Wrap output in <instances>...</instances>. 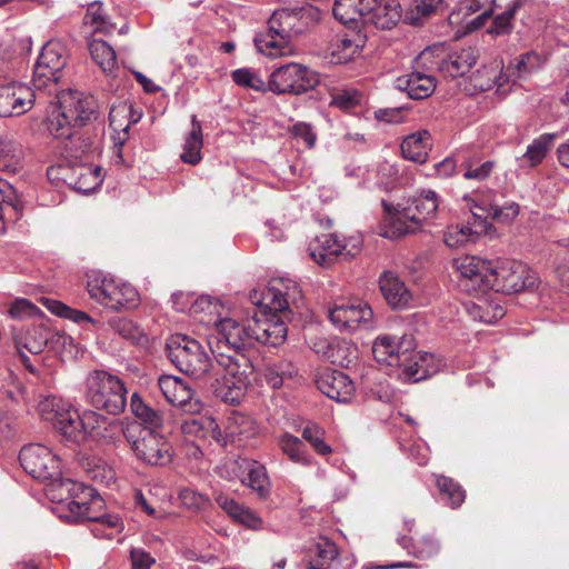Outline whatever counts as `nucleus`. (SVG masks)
Here are the masks:
<instances>
[{
    "mask_svg": "<svg viewBox=\"0 0 569 569\" xmlns=\"http://www.w3.org/2000/svg\"><path fill=\"white\" fill-rule=\"evenodd\" d=\"M250 301L258 311L246 322L232 318L217 323V335L208 341L217 366L223 371L218 396L227 403L239 405L253 373L247 351L258 343L278 347L286 341V319L303 307L299 284L284 278L272 279L267 288L252 290Z\"/></svg>",
    "mask_w": 569,
    "mask_h": 569,
    "instance_id": "nucleus-1",
    "label": "nucleus"
},
{
    "mask_svg": "<svg viewBox=\"0 0 569 569\" xmlns=\"http://www.w3.org/2000/svg\"><path fill=\"white\" fill-rule=\"evenodd\" d=\"M457 271L459 287L475 296L489 290L511 295L537 286L536 276L516 260L496 264L477 256H466L457 261Z\"/></svg>",
    "mask_w": 569,
    "mask_h": 569,
    "instance_id": "nucleus-2",
    "label": "nucleus"
},
{
    "mask_svg": "<svg viewBox=\"0 0 569 569\" xmlns=\"http://www.w3.org/2000/svg\"><path fill=\"white\" fill-rule=\"evenodd\" d=\"M19 461L23 470L32 478L51 481L66 489L73 498L69 503L70 510L74 511L77 508L80 516L91 519L87 513L89 502L97 496L96 489L82 482L63 479L60 460L49 448L37 443L24 446L20 450Z\"/></svg>",
    "mask_w": 569,
    "mask_h": 569,
    "instance_id": "nucleus-3",
    "label": "nucleus"
},
{
    "mask_svg": "<svg viewBox=\"0 0 569 569\" xmlns=\"http://www.w3.org/2000/svg\"><path fill=\"white\" fill-rule=\"evenodd\" d=\"M316 16L313 8L274 11L268 21V31L254 38L256 48L271 58L290 54L292 51L290 41L308 30L315 22Z\"/></svg>",
    "mask_w": 569,
    "mask_h": 569,
    "instance_id": "nucleus-4",
    "label": "nucleus"
},
{
    "mask_svg": "<svg viewBox=\"0 0 569 569\" xmlns=\"http://www.w3.org/2000/svg\"><path fill=\"white\" fill-rule=\"evenodd\" d=\"M57 106L47 119V130L56 139H71L76 127L97 118L98 103L91 96L67 90L57 96Z\"/></svg>",
    "mask_w": 569,
    "mask_h": 569,
    "instance_id": "nucleus-5",
    "label": "nucleus"
},
{
    "mask_svg": "<svg viewBox=\"0 0 569 569\" xmlns=\"http://www.w3.org/2000/svg\"><path fill=\"white\" fill-rule=\"evenodd\" d=\"M39 411L44 420L73 442L92 439L100 425L104 423V416L92 410H84L80 415L69 403L56 397H48L40 402Z\"/></svg>",
    "mask_w": 569,
    "mask_h": 569,
    "instance_id": "nucleus-6",
    "label": "nucleus"
},
{
    "mask_svg": "<svg viewBox=\"0 0 569 569\" xmlns=\"http://www.w3.org/2000/svg\"><path fill=\"white\" fill-rule=\"evenodd\" d=\"M83 395L87 403L113 416L123 412L127 405L124 383L104 370L88 373Z\"/></svg>",
    "mask_w": 569,
    "mask_h": 569,
    "instance_id": "nucleus-7",
    "label": "nucleus"
},
{
    "mask_svg": "<svg viewBox=\"0 0 569 569\" xmlns=\"http://www.w3.org/2000/svg\"><path fill=\"white\" fill-rule=\"evenodd\" d=\"M166 352L179 371L194 379L203 378L211 368V360L204 347L186 335L171 336L167 340Z\"/></svg>",
    "mask_w": 569,
    "mask_h": 569,
    "instance_id": "nucleus-8",
    "label": "nucleus"
},
{
    "mask_svg": "<svg viewBox=\"0 0 569 569\" xmlns=\"http://www.w3.org/2000/svg\"><path fill=\"white\" fill-rule=\"evenodd\" d=\"M67 66V51L59 41H48L41 49L33 68L32 84L36 90L56 93Z\"/></svg>",
    "mask_w": 569,
    "mask_h": 569,
    "instance_id": "nucleus-9",
    "label": "nucleus"
},
{
    "mask_svg": "<svg viewBox=\"0 0 569 569\" xmlns=\"http://www.w3.org/2000/svg\"><path fill=\"white\" fill-rule=\"evenodd\" d=\"M124 438L130 443L136 457L147 465L166 466L171 462V446L157 431L131 425L127 428Z\"/></svg>",
    "mask_w": 569,
    "mask_h": 569,
    "instance_id": "nucleus-10",
    "label": "nucleus"
},
{
    "mask_svg": "<svg viewBox=\"0 0 569 569\" xmlns=\"http://www.w3.org/2000/svg\"><path fill=\"white\" fill-rule=\"evenodd\" d=\"M319 82L318 72L307 66L290 62L272 71L268 89L276 94L300 96L315 89Z\"/></svg>",
    "mask_w": 569,
    "mask_h": 569,
    "instance_id": "nucleus-11",
    "label": "nucleus"
},
{
    "mask_svg": "<svg viewBox=\"0 0 569 569\" xmlns=\"http://www.w3.org/2000/svg\"><path fill=\"white\" fill-rule=\"evenodd\" d=\"M36 89L11 81L0 84V117H19L32 109L36 102Z\"/></svg>",
    "mask_w": 569,
    "mask_h": 569,
    "instance_id": "nucleus-12",
    "label": "nucleus"
},
{
    "mask_svg": "<svg viewBox=\"0 0 569 569\" xmlns=\"http://www.w3.org/2000/svg\"><path fill=\"white\" fill-rule=\"evenodd\" d=\"M416 348V340L412 335H403L398 341L388 335L377 337L372 346L375 359L380 363L393 367L411 357Z\"/></svg>",
    "mask_w": 569,
    "mask_h": 569,
    "instance_id": "nucleus-13",
    "label": "nucleus"
},
{
    "mask_svg": "<svg viewBox=\"0 0 569 569\" xmlns=\"http://www.w3.org/2000/svg\"><path fill=\"white\" fill-rule=\"evenodd\" d=\"M233 472L241 483L250 488L259 499L266 500L271 492V482L267 468L259 461L241 458L233 460Z\"/></svg>",
    "mask_w": 569,
    "mask_h": 569,
    "instance_id": "nucleus-14",
    "label": "nucleus"
},
{
    "mask_svg": "<svg viewBox=\"0 0 569 569\" xmlns=\"http://www.w3.org/2000/svg\"><path fill=\"white\" fill-rule=\"evenodd\" d=\"M372 317V309L361 300L341 301L329 309L331 322L339 329L347 331L356 330L361 323H369Z\"/></svg>",
    "mask_w": 569,
    "mask_h": 569,
    "instance_id": "nucleus-15",
    "label": "nucleus"
},
{
    "mask_svg": "<svg viewBox=\"0 0 569 569\" xmlns=\"http://www.w3.org/2000/svg\"><path fill=\"white\" fill-rule=\"evenodd\" d=\"M158 386L166 400L179 407L183 413H198L202 410V403L193 400V390L181 378L163 375L159 377Z\"/></svg>",
    "mask_w": 569,
    "mask_h": 569,
    "instance_id": "nucleus-16",
    "label": "nucleus"
},
{
    "mask_svg": "<svg viewBox=\"0 0 569 569\" xmlns=\"http://www.w3.org/2000/svg\"><path fill=\"white\" fill-rule=\"evenodd\" d=\"M315 382L325 396L337 402H348L356 389L352 380L345 372L331 368L320 370Z\"/></svg>",
    "mask_w": 569,
    "mask_h": 569,
    "instance_id": "nucleus-17",
    "label": "nucleus"
},
{
    "mask_svg": "<svg viewBox=\"0 0 569 569\" xmlns=\"http://www.w3.org/2000/svg\"><path fill=\"white\" fill-rule=\"evenodd\" d=\"M186 417L181 418L179 423L180 432L188 439L192 440H207L208 438L214 439L218 443L226 446L227 440L217 421L209 416L198 413H184Z\"/></svg>",
    "mask_w": 569,
    "mask_h": 569,
    "instance_id": "nucleus-18",
    "label": "nucleus"
},
{
    "mask_svg": "<svg viewBox=\"0 0 569 569\" xmlns=\"http://www.w3.org/2000/svg\"><path fill=\"white\" fill-rule=\"evenodd\" d=\"M398 207H401L405 218L421 229L423 222L436 216L439 199L436 191L427 189L408 198L403 203H398Z\"/></svg>",
    "mask_w": 569,
    "mask_h": 569,
    "instance_id": "nucleus-19",
    "label": "nucleus"
},
{
    "mask_svg": "<svg viewBox=\"0 0 569 569\" xmlns=\"http://www.w3.org/2000/svg\"><path fill=\"white\" fill-rule=\"evenodd\" d=\"M401 370L399 376L407 381L419 382L425 380L438 371V366L435 363V357L431 353H413L408 359L396 363Z\"/></svg>",
    "mask_w": 569,
    "mask_h": 569,
    "instance_id": "nucleus-20",
    "label": "nucleus"
},
{
    "mask_svg": "<svg viewBox=\"0 0 569 569\" xmlns=\"http://www.w3.org/2000/svg\"><path fill=\"white\" fill-rule=\"evenodd\" d=\"M379 289L386 302L392 309H403L412 299L406 283L392 271H383L380 274Z\"/></svg>",
    "mask_w": 569,
    "mask_h": 569,
    "instance_id": "nucleus-21",
    "label": "nucleus"
},
{
    "mask_svg": "<svg viewBox=\"0 0 569 569\" xmlns=\"http://www.w3.org/2000/svg\"><path fill=\"white\" fill-rule=\"evenodd\" d=\"M366 10L370 21L380 29L393 28L402 17V9L398 0H373Z\"/></svg>",
    "mask_w": 569,
    "mask_h": 569,
    "instance_id": "nucleus-22",
    "label": "nucleus"
},
{
    "mask_svg": "<svg viewBox=\"0 0 569 569\" xmlns=\"http://www.w3.org/2000/svg\"><path fill=\"white\" fill-rule=\"evenodd\" d=\"M396 87L408 93V97L415 100H422L432 94L436 89V79L432 76L413 71L411 73L398 77Z\"/></svg>",
    "mask_w": 569,
    "mask_h": 569,
    "instance_id": "nucleus-23",
    "label": "nucleus"
},
{
    "mask_svg": "<svg viewBox=\"0 0 569 569\" xmlns=\"http://www.w3.org/2000/svg\"><path fill=\"white\" fill-rule=\"evenodd\" d=\"M388 216L381 223V236L389 239H398L409 233H415L420 230L417 224H412L409 219L405 218L401 213V207H398L395 212L391 211V206L382 201Z\"/></svg>",
    "mask_w": 569,
    "mask_h": 569,
    "instance_id": "nucleus-24",
    "label": "nucleus"
},
{
    "mask_svg": "<svg viewBox=\"0 0 569 569\" xmlns=\"http://www.w3.org/2000/svg\"><path fill=\"white\" fill-rule=\"evenodd\" d=\"M477 59L478 50L476 48H463L443 59L440 62L439 69L449 77H462L476 64Z\"/></svg>",
    "mask_w": 569,
    "mask_h": 569,
    "instance_id": "nucleus-25",
    "label": "nucleus"
},
{
    "mask_svg": "<svg viewBox=\"0 0 569 569\" xmlns=\"http://www.w3.org/2000/svg\"><path fill=\"white\" fill-rule=\"evenodd\" d=\"M309 256L320 266L329 268L335 262L341 260V249L339 247V237L337 234H323L317 239V244L310 246Z\"/></svg>",
    "mask_w": 569,
    "mask_h": 569,
    "instance_id": "nucleus-26",
    "label": "nucleus"
},
{
    "mask_svg": "<svg viewBox=\"0 0 569 569\" xmlns=\"http://www.w3.org/2000/svg\"><path fill=\"white\" fill-rule=\"evenodd\" d=\"M214 500L237 522L253 530L261 528V518L249 508L239 505L236 500L221 492L216 495Z\"/></svg>",
    "mask_w": 569,
    "mask_h": 569,
    "instance_id": "nucleus-27",
    "label": "nucleus"
},
{
    "mask_svg": "<svg viewBox=\"0 0 569 569\" xmlns=\"http://www.w3.org/2000/svg\"><path fill=\"white\" fill-rule=\"evenodd\" d=\"M130 408L134 417L140 421L141 428L151 431L162 428L164 422L163 412L146 402L138 393L131 396Z\"/></svg>",
    "mask_w": 569,
    "mask_h": 569,
    "instance_id": "nucleus-28",
    "label": "nucleus"
},
{
    "mask_svg": "<svg viewBox=\"0 0 569 569\" xmlns=\"http://www.w3.org/2000/svg\"><path fill=\"white\" fill-rule=\"evenodd\" d=\"M24 153L22 144L13 138L0 139V171L17 173L22 169Z\"/></svg>",
    "mask_w": 569,
    "mask_h": 569,
    "instance_id": "nucleus-29",
    "label": "nucleus"
},
{
    "mask_svg": "<svg viewBox=\"0 0 569 569\" xmlns=\"http://www.w3.org/2000/svg\"><path fill=\"white\" fill-rule=\"evenodd\" d=\"M339 556V550L333 541L328 538L319 540L308 550L310 569H329L332 561Z\"/></svg>",
    "mask_w": 569,
    "mask_h": 569,
    "instance_id": "nucleus-30",
    "label": "nucleus"
},
{
    "mask_svg": "<svg viewBox=\"0 0 569 569\" xmlns=\"http://www.w3.org/2000/svg\"><path fill=\"white\" fill-rule=\"evenodd\" d=\"M74 181L71 189L89 193L94 191L103 181L102 169L98 166L76 163Z\"/></svg>",
    "mask_w": 569,
    "mask_h": 569,
    "instance_id": "nucleus-31",
    "label": "nucleus"
},
{
    "mask_svg": "<svg viewBox=\"0 0 569 569\" xmlns=\"http://www.w3.org/2000/svg\"><path fill=\"white\" fill-rule=\"evenodd\" d=\"M373 0H336L332 7L333 17L342 24L357 22L366 16V10Z\"/></svg>",
    "mask_w": 569,
    "mask_h": 569,
    "instance_id": "nucleus-32",
    "label": "nucleus"
},
{
    "mask_svg": "<svg viewBox=\"0 0 569 569\" xmlns=\"http://www.w3.org/2000/svg\"><path fill=\"white\" fill-rule=\"evenodd\" d=\"M430 134L428 131H419L403 139L401 152L405 159L417 163H423L427 160L430 148Z\"/></svg>",
    "mask_w": 569,
    "mask_h": 569,
    "instance_id": "nucleus-33",
    "label": "nucleus"
},
{
    "mask_svg": "<svg viewBox=\"0 0 569 569\" xmlns=\"http://www.w3.org/2000/svg\"><path fill=\"white\" fill-rule=\"evenodd\" d=\"M53 333L43 326H32L16 339L17 348H23L32 355H39Z\"/></svg>",
    "mask_w": 569,
    "mask_h": 569,
    "instance_id": "nucleus-34",
    "label": "nucleus"
},
{
    "mask_svg": "<svg viewBox=\"0 0 569 569\" xmlns=\"http://www.w3.org/2000/svg\"><path fill=\"white\" fill-rule=\"evenodd\" d=\"M131 113V106L112 108L109 113V127L112 130V140L120 150L129 137V128L132 121L124 122L126 117ZM137 120H133L136 122Z\"/></svg>",
    "mask_w": 569,
    "mask_h": 569,
    "instance_id": "nucleus-35",
    "label": "nucleus"
},
{
    "mask_svg": "<svg viewBox=\"0 0 569 569\" xmlns=\"http://www.w3.org/2000/svg\"><path fill=\"white\" fill-rule=\"evenodd\" d=\"M203 144L202 140V128L201 122L196 116L191 119V130L188 133L183 152L181 153V160L189 164H197L201 160V148Z\"/></svg>",
    "mask_w": 569,
    "mask_h": 569,
    "instance_id": "nucleus-36",
    "label": "nucleus"
},
{
    "mask_svg": "<svg viewBox=\"0 0 569 569\" xmlns=\"http://www.w3.org/2000/svg\"><path fill=\"white\" fill-rule=\"evenodd\" d=\"M496 167V161L487 160L481 162V158L478 154L463 156L461 162L466 180L485 181L491 176Z\"/></svg>",
    "mask_w": 569,
    "mask_h": 569,
    "instance_id": "nucleus-37",
    "label": "nucleus"
},
{
    "mask_svg": "<svg viewBox=\"0 0 569 569\" xmlns=\"http://www.w3.org/2000/svg\"><path fill=\"white\" fill-rule=\"evenodd\" d=\"M47 308L56 316L64 319H69L78 325H91L94 328H100V322L91 318L87 312L72 309L61 301L47 299Z\"/></svg>",
    "mask_w": 569,
    "mask_h": 569,
    "instance_id": "nucleus-38",
    "label": "nucleus"
},
{
    "mask_svg": "<svg viewBox=\"0 0 569 569\" xmlns=\"http://www.w3.org/2000/svg\"><path fill=\"white\" fill-rule=\"evenodd\" d=\"M278 445L281 451L295 463L308 466L310 463L309 455L305 442L298 437L284 433L279 438Z\"/></svg>",
    "mask_w": 569,
    "mask_h": 569,
    "instance_id": "nucleus-39",
    "label": "nucleus"
},
{
    "mask_svg": "<svg viewBox=\"0 0 569 569\" xmlns=\"http://www.w3.org/2000/svg\"><path fill=\"white\" fill-rule=\"evenodd\" d=\"M116 280L107 277H92L87 282V290L91 299L109 308Z\"/></svg>",
    "mask_w": 569,
    "mask_h": 569,
    "instance_id": "nucleus-40",
    "label": "nucleus"
},
{
    "mask_svg": "<svg viewBox=\"0 0 569 569\" xmlns=\"http://www.w3.org/2000/svg\"><path fill=\"white\" fill-rule=\"evenodd\" d=\"M555 137L552 133H543L527 147L523 159L528 162L529 167H537L543 161L553 146Z\"/></svg>",
    "mask_w": 569,
    "mask_h": 569,
    "instance_id": "nucleus-41",
    "label": "nucleus"
},
{
    "mask_svg": "<svg viewBox=\"0 0 569 569\" xmlns=\"http://www.w3.org/2000/svg\"><path fill=\"white\" fill-rule=\"evenodd\" d=\"M138 301L139 293L131 284L116 281L109 309L116 311L121 309H129L136 307Z\"/></svg>",
    "mask_w": 569,
    "mask_h": 569,
    "instance_id": "nucleus-42",
    "label": "nucleus"
},
{
    "mask_svg": "<svg viewBox=\"0 0 569 569\" xmlns=\"http://www.w3.org/2000/svg\"><path fill=\"white\" fill-rule=\"evenodd\" d=\"M437 487L441 498L446 500L451 508H458L465 501L466 491L452 478L446 476L437 477Z\"/></svg>",
    "mask_w": 569,
    "mask_h": 569,
    "instance_id": "nucleus-43",
    "label": "nucleus"
},
{
    "mask_svg": "<svg viewBox=\"0 0 569 569\" xmlns=\"http://www.w3.org/2000/svg\"><path fill=\"white\" fill-rule=\"evenodd\" d=\"M472 81L476 88L481 91L492 89L495 86L498 88L502 87V68L499 63H492L486 66L472 77Z\"/></svg>",
    "mask_w": 569,
    "mask_h": 569,
    "instance_id": "nucleus-44",
    "label": "nucleus"
},
{
    "mask_svg": "<svg viewBox=\"0 0 569 569\" xmlns=\"http://www.w3.org/2000/svg\"><path fill=\"white\" fill-rule=\"evenodd\" d=\"M522 4V0H515L506 11L496 16L492 20L491 27L488 29V33L495 37L509 34L513 29L512 20L515 14Z\"/></svg>",
    "mask_w": 569,
    "mask_h": 569,
    "instance_id": "nucleus-45",
    "label": "nucleus"
},
{
    "mask_svg": "<svg viewBox=\"0 0 569 569\" xmlns=\"http://www.w3.org/2000/svg\"><path fill=\"white\" fill-rule=\"evenodd\" d=\"M90 53L92 59L100 66L104 72H111L117 64L114 50L102 40H93L90 43Z\"/></svg>",
    "mask_w": 569,
    "mask_h": 569,
    "instance_id": "nucleus-46",
    "label": "nucleus"
},
{
    "mask_svg": "<svg viewBox=\"0 0 569 569\" xmlns=\"http://www.w3.org/2000/svg\"><path fill=\"white\" fill-rule=\"evenodd\" d=\"M439 550V543L433 535L425 533L412 539L409 552L418 559L428 560L437 556Z\"/></svg>",
    "mask_w": 569,
    "mask_h": 569,
    "instance_id": "nucleus-47",
    "label": "nucleus"
},
{
    "mask_svg": "<svg viewBox=\"0 0 569 569\" xmlns=\"http://www.w3.org/2000/svg\"><path fill=\"white\" fill-rule=\"evenodd\" d=\"M108 326L120 337L132 343H139L143 337L140 328L132 320L127 318H112L108 321Z\"/></svg>",
    "mask_w": 569,
    "mask_h": 569,
    "instance_id": "nucleus-48",
    "label": "nucleus"
},
{
    "mask_svg": "<svg viewBox=\"0 0 569 569\" xmlns=\"http://www.w3.org/2000/svg\"><path fill=\"white\" fill-rule=\"evenodd\" d=\"M468 224L463 226H450L447 228L443 234V241L449 248H458L469 241H475L478 237L473 233L472 228Z\"/></svg>",
    "mask_w": 569,
    "mask_h": 569,
    "instance_id": "nucleus-49",
    "label": "nucleus"
},
{
    "mask_svg": "<svg viewBox=\"0 0 569 569\" xmlns=\"http://www.w3.org/2000/svg\"><path fill=\"white\" fill-rule=\"evenodd\" d=\"M83 21L86 24L92 26L94 31L107 33L112 29V26L107 20L102 3L99 1L88 4Z\"/></svg>",
    "mask_w": 569,
    "mask_h": 569,
    "instance_id": "nucleus-50",
    "label": "nucleus"
},
{
    "mask_svg": "<svg viewBox=\"0 0 569 569\" xmlns=\"http://www.w3.org/2000/svg\"><path fill=\"white\" fill-rule=\"evenodd\" d=\"M103 422L100 425L99 431L92 437L93 440L112 443L118 441L121 436H124L127 429L123 428V423L120 420L104 417Z\"/></svg>",
    "mask_w": 569,
    "mask_h": 569,
    "instance_id": "nucleus-51",
    "label": "nucleus"
},
{
    "mask_svg": "<svg viewBox=\"0 0 569 569\" xmlns=\"http://www.w3.org/2000/svg\"><path fill=\"white\" fill-rule=\"evenodd\" d=\"M359 52V44L348 38H340L331 47V62L342 64L349 62Z\"/></svg>",
    "mask_w": 569,
    "mask_h": 569,
    "instance_id": "nucleus-52",
    "label": "nucleus"
},
{
    "mask_svg": "<svg viewBox=\"0 0 569 569\" xmlns=\"http://www.w3.org/2000/svg\"><path fill=\"white\" fill-rule=\"evenodd\" d=\"M323 437L325 430L317 425H308L302 430V438L311 445L315 451L320 456H328L332 449L325 442Z\"/></svg>",
    "mask_w": 569,
    "mask_h": 569,
    "instance_id": "nucleus-53",
    "label": "nucleus"
},
{
    "mask_svg": "<svg viewBox=\"0 0 569 569\" xmlns=\"http://www.w3.org/2000/svg\"><path fill=\"white\" fill-rule=\"evenodd\" d=\"M232 80L236 84L252 89L258 92L266 91V82L253 71L248 68H240L232 71Z\"/></svg>",
    "mask_w": 569,
    "mask_h": 569,
    "instance_id": "nucleus-54",
    "label": "nucleus"
},
{
    "mask_svg": "<svg viewBox=\"0 0 569 569\" xmlns=\"http://www.w3.org/2000/svg\"><path fill=\"white\" fill-rule=\"evenodd\" d=\"M74 174H76V163H59L56 166H51L47 170V177L48 179L59 184L60 182L72 187V182L74 181Z\"/></svg>",
    "mask_w": 569,
    "mask_h": 569,
    "instance_id": "nucleus-55",
    "label": "nucleus"
},
{
    "mask_svg": "<svg viewBox=\"0 0 569 569\" xmlns=\"http://www.w3.org/2000/svg\"><path fill=\"white\" fill-rule=\"evenodd\" d=\"M93 520L101 527V530L99 528L92 530L96 536L112 539L114 533L122 530V521L117 515H104Z\"/></svg>",
    "mask_w": 569,
    "mask_h": 569,
    "instance_id": "nucleus-56",
    "label": "nucleus"
},
{
    "mask_svg": "<svg viewBox=\"0 0 569 569\" xmlns=\"http://www.w3.org/2000/svg\"><path fill=\"white\" fill-rule=\"evenodd\" d=\"M491 204L488 206H475V209L471 211L472 213V222H469L472 228L473 233L477 236L483 234L488 232V229L491 227L489 219H491Z\"/></svg>",
    "mask_w": 569,
    "mask_h": 569,
    "instance_id": "nucleus-57",
    "label": "nucleus"
},
{
    "mask_svg": "<svg viewBox=\"0 0 569 569\" xmlns=\"http://www.w3.org/2000/svg\"><path fill=\"white\" fill-rule=\"evenodd\" d=\"M362 94L355 89H347L337 92L332 97V104L343 111H350L360 104Z\"/></svg>",
    "mask_w": 569,
    "mask_h": 569,
    "instance_id": "nucleus-58",
    "label": "nucleus"
},
{
    "mask_svg": "<svg viewBox=\"0 0 569 569\" xmlns=\"http://www.w3.org/2000/svg\"><path fill=\"white\" fill-rule=\"evenodd\" d=\"M10 207L16 212L22 210V201L17 190L4 179L0 178V208Z\"/></svg>",
    "mask_w": 569,
    "mask_h": 569,
    "instance_id": "nucleus-59",
    "label": "nucleus"
},
{
    "mask_svg": "<svg viewBox=\"0 0 569 569\" xmlns=\"http://www.w3.org/2000/svg\"><path fill=\"white\" fill-rule=\"evenodd\" d=\"M286 367H290V365H286L283 362H278L273 365H269L264 368V379L267 383L273 389H278L283 385L284 377H291V371L287 370Z\"/></svg>",
    "mask_w": 569,
    "mask_h": 569,
    "instance_id": "nucleus-60",
    "label": "nucleus"
},
{
    "mask_svg": "<svg viewBox=\"0 0 569 569\" xmlns=\"http://www.w3.org/2000/svg\"><path fill=\"white\" fill-rule=\"evenodd\" d=\"M541 57L533 51L526 52L519 57L517 63L515 64V70L517 72V77H522L523 74L530 73L541 66Z\"/></svg>",
    "mask_w": 569,
    "mask_h": 569,
    "instance_id": "nucleus-61",
    "label": "nucleus"
},
{
    "mask_svg": "<svg viewBox=\"0 0 569 569\" xmlns=\"http://www.w3.org/2000/svg\"><path fill=\"white\" fill-rule=\"evenodd\" d=\"M339 247L341 249V260H349L360 253L362 249V237L353 234L348 238H339Z\"/></svg>",
    "mask_w": 569,
    "mask_h": 569,
    "instance_id": "nucleus-62",
    "label": "nucleus"
},
{
    "mask_svg": "<svg viewBox=\"0 0 569 569\" xmlns=\"http://www.w3.org/2000/svg\"><path fill=\"white\" fill-rule=\"evenodd\" d=\"M179 498L182 505L189 509L201 510L209 505V499L206 496L189 488L182 489Z\"/></svg>",
    "mask_w": 569,
    "mask_h": 569,
    "instance_id": "nucleus-63",
    "label": "nucleus"
},
{
    "mask_svg": "<svg viewBox=\"0 0 569 569\" xmlns=\"http://www.w3.org/2000/svg\"><path fill=\"white\" fill-rule=\"evenodd\" d=\"M491 220L509 222L519 213V204L511 202L506 206L491 204Z\"/></svg>",
    "mask_w": 569,
    "mask_h": 569,
    "instance_id": "nucleus-64",
    "label": "nucleus"
}]
</instances>
